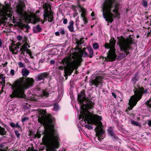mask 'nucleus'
I'll use <instances>...</instances> for the list:
<instances>
[{
  "label": "nucleus",
  "instance_id": "0eeeda50",
  "mask_svg": "<svg viewBox=\"0 0 151 151\" xmlns=\"http://www.w3.org/2000/svg\"><path fill=\"white\" fill-rule=\"evenodd\" d=\"M25 4L23 2L19 3L16 6L17 12L21 17L24 19L27 18L30 22L34 24L40 21H42V24L44 23V21H42V19L37 18L34 14L28 16L25 11Z\"/></svg>",
  "mask_w": 151,
  "mask_h": 151
},
{
  "label": "nucleus",
  "instance_id": "423d86ee",
  "mask_svg": "<svg viewBox=\"0 0 151 151\" xmlns=\"http://www.w3.org/2000/svg\"><path fill=\"white\" fill-rule=\"evenodd\" d=\"M118 39L117 44L119 46L120 50L124 52V53H122L118 56V59H121L129 54L133 40L131 38H125L122 36L118 37Z\"/></svg>",
  "mask_w": 151,
  "mask_h": 151
},
{
  "label": "nucleus",
  "instance_id": "7c9ffc66",
  "mask_svg": "<svg viewBox=\"0 0 151 151\" xmlns=\"http://www.w3.org/2000/svg\"><path fill=\"white\" fill-rule=\"evenodd\" d=\"M58 31L60 33H61L62 35H63L65 33V31L62 28H60Z\"/></svg>",
  "mask_w": 151,
  "mask_h": 151
},
{
  "label": "nucleus",
  "instance_id": "09e8293b",
  "mask_svg": "<svg viewBox=\"0 0 151 151\" xmlns=\"http://www.w3.org/2000/svg\"><path fill=\"white\" fill-rule=\"evenodd\" d=\"M63 67L62 66H60L59 68L58 69L60 70H63Z\"/></svg>",
  "mask_w": 151,
  "mask_h": 151
},
{
  "label": "nucleus",
  "instance_id": "5701e85b",
  "mask_svg": "<svg viewBox=\"0 0 151 151\" xmlns=\"http://www.w3.org/2000/svg\"><path fill=\"white\" fill-rule=\"evenodd\" d=\"M42 29L41 28L40 26L39 25L37 26L36 27L34 28L33 30L35 32L37 33L41 31Z\"/></svg>",
  "mask_w": 151,
  "mask_h": 151
},
{
  "label": "nucleus",
  "instance_id": "aec40b11",
  "mask_svg": "<svg viewBox=\"0 0 151 151\" xmlns=\"http://www.w3.org/2000/svg\"><path fill=\"white\" fill-rule=\"evenodd\" d=\"M29 46L28 45V44H24V45L22 46L21 50L22 51H25L28 50V48Z\"/></svg>",
  "mask_w": 151,
  "mask_h": 151
},
{
  "label": "nucleus",
  "instance_id": "c03bdc74",
  "mask_svg": "<svg viewBox=\"0 0 151 151\" xmlns=\"http://www.w3.org/2000/svg\"><path fill=\"white\" fill-rule=\"evenodd\" d=\"M3 42L1 39H0V48H1Z\"/></svg>",
  "mask_w": 151,
  "mask_h": 151
},
{
  "label": "nucleus",
  "instance_id": "1a4fd4ad",
  "mask_svg": "<svg viewBox=\"0 0 151 151\" xmlns=\"http://www.w3.org/2000/svg\"><path fill=\"white\" fill-rule=\"evenodd\" d=\"M147 89L144 90L143 88L139 87L134 91V95L132 96L129 100L130 109H132L135 106L137 102L141 98L143 93H147Z\"/></svg>",
  "mask_w": 151,
  "mask_h": 151
},
{
  "label": "nucleus",
  "instance_id": "603ef678",
  "mask_svg": "<svg viewBox=\"0 0 151 151\" xmlns=\"http://www.w3.org/2000/svg\"><path fill=\"white\" fill-rule=\"evenodd\" d=\"M4 145L3 144H0V147L1 148H2L4 147Z\"/></svg>",
  "mask_w": 151,
  "mask_h": 151
},
{
  "label": "nucleus",
  "instance_id": "5fc2aeb1",
  "mask_svg": "<svg viewBox=\"0 0 151 151\" xmlns=\"http://www.w3.org/2000/svg\"><path fill=\"white\" fill-rule=\"evenodd\" d=\"M91 16H94V15L93 14V12L92 13H91Z\"/></svg>",
  "mask_w": 151,
  "mask_h": 151
},
{
  "label": "nucleus",
  "instance_id": "2eb2a0df",
  "mask_svg": "<svg viewBox=\"0 0 151 151\" xmlns=\"http://www.w3.org/2000/svg\"><path fill=\"white\" fill-rule=\"evenodd\" d=\"M74 22L73 21H70L69 23V25L68 27L69 30L72 32H74L73 28Z\"/></svg>",
  "mask_w": 151,
  "mask_h": 151
},
{
  "label": "nucleus",
  "instance_id": "79ce46f5",
  "mask_svg": "<svg viewBox=\"0 0 151 151\" xmlns=\"http://www.w3.org/2000/svg\"><path fill=\"white\" fill-rule=\"evenodd\" d=\"M67 20L66 19H64L63 20V23L64 24H65L67 23Z\"/></svg>",
  "mask_w": 151,
  "mask_h": 151
},
{
  "label": "nucleus",
  "instance_id": "c85d7f7f",
  "mask_svg": "<svg viewBox=\"0 0 151 151\" xmlns=\"http://www.w3.org/2000/svg\"><path fill=\"white\" fill-rule=\"evenodd\" d=\"M93 47L94 49H97L99 48V45L97 43H95L93 44Z\"/></svg>",
  "mask_w": 151,
  "mask_h": 151
},
{
  "label": "nucleus",
  "instance_id": "a19ab883",
  "mask_svg": "<svg viewBox=\"0 0 151 151\" xmlns=\"http://www.w3.org/2000/svg\"><path fill=\"white\" fill-rule=\"evenodd\" d=\"M27 51V53L28 54L31 56V52L30 51V50H29V49L28 50L26 51Z\"/></svg>",
  "mask_w": 151,
  "mask_h": 151
},
{
  "label": "nucleus",
  "instance_id": "dca6fc26",
  "mask_svg": "<svg viewBox=\"0 0 151 151\" xmlns=\"http://www.w3.org/2000/svg\"><path fill=\"white\" fill-rule=\"evenodd\" d=\"M49 94L47 90H43L40 96L41 97L45 98L48 97Z\"/></svg>",
  "mask_w": 151,
  "mask_h": 151
},
{
  "label": "nucleus",
  "instance_id": "f8f14e48",
  "mask_svg": "<svg viewBox=\"0 0 151 151\" xmlns=\"http://www.w3.org/2000/svg\"><path fill=\"white\" fill-rule=\"evenodd\" d=\"M1 12L3 14L7 16L8 17L11 18L12 14L9 13L12 11L9 6L6 5L5 6H4L1 9Z\"/></svg>",
  "mask_w": 151,
  "mask_h": 151
},
{
  "label": "nucleus",
  "instance_id": "6ab92c4d",
  "mask_svg": "<svg viewBox=\"0 0 151 151\" xmlns=\"http://www.w3.org/2000/svg\"><path fill=\"white\" fill-rule=\"evenodd\" d=\"M108 132L110 136H113L115 139L118 138V137L115 136V134L113 132V130L112 128L109 127L108 129Z\"/></svg>",
  "mask_w": 151,
  "mask_h": 151
},
{
  "label": "nucleus",
  "instance_id": "49530a36",
  "mask_svg": "<svg viewBox=\"0 0 151 151\" xmlns=\"http://www.w3.org/2000/svg\"><path fill=\"white\" fill-rule=\"evenodd\" d=\"M55 62V61L53 60H51L50 61V63L51 64H54Z\"/></svg>",
  "mask_w": 151,
  "mask_h": 151
},
{
  "label": "nucleus",
  "instance_id": "cd10ccee",
  "mask_svg": "<svg viewBox=\"0 0 151 151\" xmlns=\"http://www.w3.org/2000/svg\"><path fill=\"white\" fill-rule=\"evenodd\" d=\"M131 123L134 125L139 126L140 127L141 126V125L140 124H139L136 121H132L131 122Z\"/></svg>",
  "mask_w": 151,
  "mask_h": 151
},
{
  "label": "nucleus",
  "instance_id": "4d7b16f0",
  "mask_svg": "<svg viewBox=\"0 0 151 151\" xmlns=\"http://www.w3.org/2000/svg\"><path fill=\"white\" fill-rule=\"evenodd\" d=\"M36 98H35L33 99H35Z\"/></svg>",
  "mask_w": 151,
  "mask_h": 151
},
{
  "label": "nucleus",
  "instance_id": "f704fd0d",
  "mask_svg": "<svg viewBox=\"0 0 151 151\" xmlns=\"http://www.w3.org/2000/svg\"><path fill=\"white\" fill-rule=\"evenodd\" d=\"M142 5L146 7L147 6V2L146 0H143L142 1Z\"/></svg>",
  "mask_w": 151,
  "mask_h": 151
},
{
  "label": "nucleus",
  "instance_id": "72a5a7b5",
  "mask_svg": "<svg viewBox=\"0 0 151 151\" xmlns=\"http://www.w3.org/2000/svg\"><path fill=\"white\" fill-rule=\"evenodd\" d=\"M16 39L19 41H21L23 39V37L21 35H19L17 37Z\"/></svg>",
  "mask_w": 151,
  "mask_h": 151
},
{
  "label": "nucleus",
  "instance_id": "bf43d9fd",
  "mask_svg": "<svg viewBox=\"0 0 151 151\" xmlns=\"http://www.w3.org/2000/svg\"><path fill=\"white\" fill-rule=\"evenodd\" d=\"M31 57L32 58H33V57L31 56Z\"/></svg>",
  "mask_w": 151,
  "mask_h": 151
},
{
  "label": "nucleus",
  "instance_id": "f257e3e1",
  "mask_svg": "<svg viewBox=\"0 0 151 151\" xmlns=\"http://www.w3.org/2000/svg\"><path fill=\"white\" fill-rule=\"evenodd\" d=\"M78 99L81 104V114L79 117V119H84L85 123L87 122L88 124H94L96 127V138L101 141L103 138V134L104 131L103 129V126L102 122L100 121L102 120L101 116L96 114H91L89 110L93 107V104L91 101L86 100L85 101L84 93L81 91L78 96ZM96 139V138H95Z\"/></svg>",
  "mask_w": 151,
  "mask_h": 151
},
{
  "label": "nucleus",
  "instance_id": "a211bd4d",
  "mask_svg": "<svg viewBox=\"0 0 151 151\" xmlns=\"http://www.w3.org/2000/svg\"><path fill=\"white\" fill-rule=\"evenodd\" d=\"M22 75L23 76H28L29 73V71L26 68L22 69L21 70Z\"/></svg>",
  "mask_w": 151,
  "mask_h": 151
},
{
  "label": "nucleus",
  "instance_id": "de8ad7c7",
  "mask_svg": "<svg viewBox=\"0 0 151 151\" xmlns=\"http://www.w3.org/2000/svg\"><path fill=\"white\" fill-rule=\"evenodd\" d=\"M55 35H56V36H59L60 35V33H59V32L58 31H57V32H55Z\"/></svg>",
  "mask_w": 151,
  "mask_h": 151
},
{
  "label": "nucleus",
  "instance_id": "37998d69",
  "mask_svg": "<svg viewBox=\"0 0 151 151\" xmlns=\"http://www.w3.org/2000/svg\"><path fill=\"white\" fill-rule=\"evenodd\" d=\"M112 96L115 98V99H116V94L114 93V92H112Z\"/></svg>",
  "mask_w": 151,
  "mask_h": 151
},
{
  "label": "nucleus",
  "instance_id": "a18cd8bd",
  "mask_svg": "<svg viewBox=\"0 0 151 151\" xmlns=\"http://www.w3.org/2000/svg\"><path fill=\"white\" fill-rule=\"evenodd\" d=\"M15 127H18V128H19L20 127V126L19 125L18 123L17 122L16 124H15Z\"/></svg>",
  "mask_w": 151,
  "mask_h": 151
},
{
  "label": "nucleus",
  "instance_id": "c756f323",
  "mask_svg": "<svg viewBox=\"0 0 151 151\" xmlns=\"http://www.w3.org/2000/svg\"><path fill=\"white\" fill-rule=\"evenodd\" d=\"M18 64L19 68H24L25 67V65L22 62H19L18 63Z\"/></svg>",
  "mask_w": 151,
  "mask_h": 151
},
{
  "label": "nucleus",
  "instance_id": "58836bf2",
  "mask_svg": "<svg viewBox=\"0 0 151 151\" xmlns=\"http://www.w3.org/2000/svg\"><path fill=\"white\" fill-rule=\"evenodd\" d=\"M14 70L13 69H11L10 70V73L12 76H13L14 74Z\"/></svg>",
  "mask_w": 151,
  "mask_h": 151
},
{
  "label": "nucleus",
  "instance_id": "39448f33",
  "mask_svg": "<svg viewBox=\"0 0 151 151\" xmlns=\"http://www.w3.org/2000/svg\"><path fill=\"white\" fill-rule=\"evenodd\" d=\"M114 2V0H106L103 4L102 9L103 17L106 21L111 22H113V19L115 17H118L120 15L119 11V4L115 3L114 9L112 10Z\"/></svg>",
  "mask_w": 151,
  "mask_h": 151
},
{
  "label": "nucleus",
  "instance_id": "6e6552de",
  "mask_svg": "<svg viewBox=\"0 0 151 151\" xmlns=\"http://www.w3.org/2000/svg\"><path fill=\"white\" fill-rule=\"evenodd\" d=\"M116 42V41L113 38L110 40L109 43H106L105 44V48L109 49V51L107 52V57L105 58L106 60L112 61L115 60L116 58L115 48Z\"/></svg>",
  "mask_w": 151,
  "mask_h": 151
},
{
  "label": "nucleus",
  "instance_id": "2f4dec72",
  "mask_svg": "<svg viewBox=\"0 0 151 151\" xmlns=\"http://www.w3.org/2000/svg\"><path fill=\"white\" fill-rule=\"evenodd\" d=\"M41 134L38 132H37L36 134L34 135V137L35 138L37 137L38 138H40V137Z\"/></svg>",
  "mask_w": 151,
  "mask_h": 151
},
{
  "label": "nucleus",
  "instance_id": "f03ea898",
  "mask_svg": "<svg viewBox=\"0 0 151 151\" xmlns=\"http://www.w3.org/2000/svg\"><path fill=\"white\" fill-rule=\"evenodd\" d=\"M38 122L43 124L45 128L42 142L47 147L46 151H56L59 146L58 136L54 129V118L50 115L43 114L38 119Z\"/></svg>",
  "mask_w": 151,
  "mask_h": 151
},
{
  "label": "nucleus",
  "instance_id": "680f3d73",
  "mask_svg": "<svg viewBox=\"0 0 151 151\" xmlns=\"http://www.w3.org/2000/svg\"><path fill=\"white\" fill-rule=\"evenodd\" d=\"M58 151H61V150H58Z\"/></svg>",
  "mask_w": 151,
  "mask_h": 151
},
{
  "label": "nucleus",
  "instance_id": "864d4df0",
  "mask_svg": "<svg viewBox=\"0 0 151 151\" xmlns=\"http://www.w3.org/2000/svg\"><path fill=\"white\" fill-rule=\"evenodd\" d=\"M77 14H78L77 13H74V14H73V16L75 17L76 16Z\"/></svg>",
  "mask_w": 151,
  "mask_h": 151
},
{
  "label": "nucleus",
  "instance_id": "ddd939ff",
  "mask_svg": "<svg viewBox=\"0 0 151 151\" xmlns=\"http://www.w3.org/2000/svg\"><path fill=\"white\" fill-rule=\"evenodd\" d=\"M49 75V73L47 72L41 73L35 77V79L37 81H41L42 80H44L45 78H47Z\"/></svg>",
  "mask_w": 151,
  "mask_h": 151
},
{
  "label": "nucleus",
  "instance_id": "3c124183",
  "mask_svg": "<svg viewBox=\"0 0 151 151\" xmlns=\"http://www.w3.org/2000/svg\"><path fill=\"white\" fill-rule=\"evenodd\" d=\"M7 62H5V63L4 64H2V65H4V67H5L6 66V65H7Z\"/></svg>",
  "mask_w": 151,
  "mask_h": 151
},
{
  "label": "nucleus",
  "instance_id": "9d476101",
  "mask_svg": "<svg viewBox=\"0 0 151 151\" xmlns=\"http://www.w3.org/2000/svg\"><path fill=\"white\" fill-rule=\"evenodd\" d=\"M43 16L44 20L47 21V20L49 22H51L54 20L53 13L49 12L47 9L44 11Z\"/></svg>",
  "mask_w": 151,
  "mask_h": 151
},
{
  "label": "nucleus",
  "instance_id": "f3484780",
  "mask_svg": "<svg viewBox=\"0 0 151 151\" xmlns=\"http://www.w3.org/2000/svg\"><path fill=\"white\" fill-rule=\"evenodd\" d=\"M17 24L19 27L22 28H25L27 29H28L30 28L28 24H23L21 22H18Z\"/></svg>",
  "mask_w": 151,
  "mask_h": 151
},
{
  "label": "nucleus",
  "instance_id": "393cba45",
  "mask_svg": "<svg viewBox=\"0 0 151 151\" xmlns=\"http://www.w3.org/2000/svg\"><path fill=\"white\" fill-rule=\"evenodd\" d=\"M6 131L4 128H2L0 126V134L4 135L5 134Z\"/></svg>",
  "mask_w": 151,
  "mask_h": 151
},
{
  "label": "nucleus",
  "instance_id": "7ed1b4c3",
  "mask_svg": "<svg viewBox=\"0 0 151 151\" xmlns=\"http://www.w3.org/2000/svg\"><path fill=\"white\" fill-rule=\"evenodd\" d=\"M78 52H70V55L66 57L63 59L61 62L64 66V68L65 72H70V75L75 69H77L80 65L82 61V57H88V54L84 50L78 48Z\"/></svg>",
  "mask_w": 151,
  "mask_h": 151
},
{
  "label": "nucleus",
  "instance_id": "8fccbe9b",
  "mask_svg": "<svg viewBox=\"0 0 151 151\" xmlns=\"http://www.w3.org/2000/svg\"><path fill=\"white\" fill-rule=\"evenodd\" d=\"M148 124L150 126H151V120L149 121L148 122Z\"/></svg>",
  "mask_w": 151,
  "mask_h": 151
},
{
  "label": "nucleus",
  "instance_id": "20e7f679",
  "mask_svg": "<svg viewBox=\"0 0 151 151\" xmlns=\"http://www.w3.org/2000/svg\"><path fill=\"white\" fill-rule=\"evenodd\" d=\"M34 81L32 78H28L27 79L20 78L15 81L12 86L13 90L10 97L12 98H24L25 96L24 90L33 86Z\"/></svg>",
  "mask_w": 151,
  "mask_h": 151
},
{
  "label": "nucleus",
  "instance_id": "b1692460",
  "mask_svg": "<svg viewBox=\"0 0 151 151\" xmlns=\"http://www.w3.org/2000/svg\"><path fill=\"white\" fill-rule=\"evenodd\" d=\"M83 38H81L80 39V40H78L76 41V43L78 47L83 43L84 42V40H83Z\"/></svg>",
  "mask_w": 151,
  "mask_h": 151
},
{
  "label": "nucleus",
  "instance_id": "052dcab7",
  "mask_svg": "<svg viewBox=\"0 0 151 151\" xmlns=\"http://www.w3.org/2000/svg\"><path fill=\"white\" fill-rule=\"evenodd\" d=\"M150 32L151 33V30H150Z\"/></svg>",
  "mask_w": 151,
  "mask_h": 151
},
{
  "label": "nucleus",
  "instance_id": "a878e982",
  "mask_svg": "<svg viewBox=\"0 0 151 151\" xmlns=\"http://www.w3.org/2000/svg\"><path fill=\"white\" fill-rule=\"evenodd\" d=\"M0 78H1L2 80V82H1V83H3L4 86H5V77L4 76V75L2 74H1L0 73Z\"/></svg>",
  "mask_w": 151,
  "mask_h": 151
},
{
  "label": "nucleus",
  "instance_id": "bb28decb",
  "mask_svg": "<svg viewBox=\"0 0 151 151\" xmlns=\"http://www.w3.org/2000/svg\"><path fill=\"white\" fill-rule=\"evenodd\" d=\"M22 42L24 44H28V40L27 37L26 36H24L23 37V39L22 40Z\"/></svg>",
  "mask_w": 151,
  "mask_h": 151
},
{
  "label": "nucleus",
  "instance_id": "6e6d98bb",
  "mask_svg": "<svg viewBox=\"0 0 151 151\" xmlns=\"http://www.w3.org/2000/svg\"><path fill=\"white\" fill-rule=\"evenodd\" d=\"M31 151H37L36 150H34L33 149H32Z\"/></svg>",
  "mask_w": 151,
  "mask_h": 151
},
{
  "label": "nucleus",
  "instance_id": "13d9d810",
  "mask_svg": "<svg viewBox=\"0 0 151 151\" xmlns=\"http://www.w3.org/2000/svg\"><path fill=\"white\" fill-rule=\"evenodd\" d=\"M103 91V92H105V91Z\"/></svg>",
  "mask_w": 151,
  "mask_h": 151
},
{
  "label": "nucleus",
  "instance_id": "412c9836",
  "mask_svg": "<svg viewBox=\"0 0 151 151\" xmlns=\"http://www.w3.org/2000/svg\"><path fill=\"white\" fill-rule=\"evenodd\" d=\"M138 74L136 73L133 76L132 79V82L134 84L138 80Z\"/></svg>",
  "mask_w": 151,
  "mask_h": 151
},
{
  "label": "nucleus",
  "instance_id": "4468645a",
  "mask_svg": "<svg viewBox=\"0 0 151 151\" xmlns=\"http://www.w3.org/2000/svg\"><path fill=\"white\" fill-rule=\"evenodd\" d=\"M81 16L82 18V19L84 22L85 24H86L88 22V20H87L86 17V9H84L83 8H81Z\"/></svg>",
  "mask_w": 151,
  "mask_h": 151
},
{
  "label": "nucleus",
  "instance_id": "ea45409f",
  "mask_svg": "<svg viewBox=\"0 0 151 151\" xmlns=\"http://www.w3.org/2000/svg\"><path fill=\"white\" fill-rule=\"evenodd\" d=\"M10 125L12 127H15V124L13 123H11L10 124Z\"/></svg>",
  "mask_w": 151,
  "mask_h": 151
},
{
  "label": "nucleus",
  "instance_id": "473e14b6",
  "mask_svg": "<svg viewBox=\"0 0 151 151\" xmlns=\"http://www.w3.org/2000/svg\"><path fill=\"white\" fill-rule=\"evenodd\" d=\"M59 109V106L57 104H55L54 105V109L55 111H57Z\"/></svg>",
  "mask_w": 151,
  "mask_h": 151
},
{
  "label": "nucleus",
  "instance_id": "4be33fe9",
  "mask_svg": "<svg viewBox=\"0 0 151 151\" xmlns=\"http://www.w3.org/2000/svg\"><path fill=\"white\" fill-rule=\"evenodd\" d=\"M88 49L89 52V55L88 57L90 58H92L93 55V50L91 47L88 48Z\"/></svg>",
  "mask_w": 151,
  "mask_h": 151
},
{
  "label": "nucleus",
  "instance_id": "9b49d317",
  "mask_svg": "<svg viewBox=\"0 0 151 151\" xmlns=\"http://www.w3.org/2000/svg\"><path fill=\"white\" fill-rule=\"evenodd\" d=\"M102 80L101 76L96 77L94 79L90 80L89 81V85L90 86L95 85L97 87Z\"/></svg>",
  "mask_w": 151,
  "mask_h": 151
},
{
  "label": "nucleus",
  "instance_id": "c9c22d12",
  "mask_svg": "<svg viewBox=\"0 0 151 151\" xmlns=\"http://www.w3.org/2000/svg\"><path fill=\"white\" fill-rule=\"evenodd\" d=\"M86 128H88V129H92L93 128L91 126L88 124H86L85 126Z\"/></svg>",
  "mask_w": 151,
  "mask_h": 151
},
{
  "label": "nucleus",
  "instance_id": "e433bc0d",
  "mask_svg": "<svg viewBox=\"0 0 151 151\" xmlns=\"http://www.w3.org/2000/svg\"><path fill=\"white\" fill-rule=\"evenodd\" d=\"M29 119V118L28 117H25L22 119V122H24L27 120H28Z\"/></svg>",
  "mask_w": 151,
  "mask_h": 151
},
{
  "label": "nucleus",
  "instance_id": "4c0bfd02",
  "mask_svg": "<svg viewBox=\"0 0 151 151\" xmlns=\"http://www.w3.org/2000/svg\"><path fill=\"white\" fill-rule=\"evenodd\" d=\"M15 134L17 137L18 138H19L20 136V133H18V132L17 131H15Z\"/></svg>",
  "mask_w": 151,
  "mask_h": 151
}]
</instances>
